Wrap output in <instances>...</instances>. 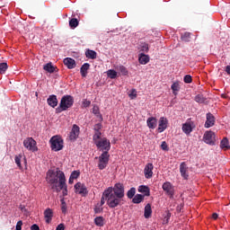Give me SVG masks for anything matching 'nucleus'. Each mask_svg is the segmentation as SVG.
Wrapping results in <instances>:
<instances>
[{"label":"nucleus","mask_w":230,"mask_h":230,"mask_svg":"<svg viewBox=\"0 0 230 230\" xmlns=\"http://www.w3.org/2000/svg\"><path fill=\"white\" fill-rule=\"evenodd\" d=\"M46 181L49 184L52 191L60 193L63 190V197H67V184L66 183V174L59 168L49 170Z\"/></svg>","instance_id":"nucleus-1"},{"label":"nucleus","mask_w":230,"mask_h":230,"mask_svg":"<svg viewBox=\"0 0 230 230\" xmlns=\"http://www.w3.org/2000/svg\"><path fill=\"white\" fill-rule=\"evenodd\" d=\"M106 191H110L109 208L114 209L121 206V199L125 197V187L121 183H116L114 187H109Z\"/></svg>","instance_id":"nucleus-2"},{"label":"nucleus","mask_w":230,"mask_h":230,"mask_svg":"<svg viewBox=\"0 0 230 230\" xmlns=\"http://www.w3.org/2000/svg\"><path fill=\"white\" fill-rule=\"evenodd\" d=\"M75 103V98L71 95H64L61 98L59 106L56 109L57 114H60V112H64L67 111V109H71L73 104Z\"/></svg>","instance_id":"nucleus-3"},{"label":"nucleus","mask_w":230,"mask_h":230,"mask_svg":"<svg viewBox=\"0 0 230 230\" xmlns=\"http://www.w3.org/2000/svg\"><path fill=\"white\" fill-rule=\"evenodd\" d=\"M99 160L98 168L99 170H105L109 166V160L111 159V155L109 152H103L99 157H95Z\"/></svg>","instance_id":"nucleus-4"},{"label":"nucleus","mask_w":230,"mask_h":230,"mask_svg":"<svg viewBox=\"0 0 230 230\" xmlns=\"http://www.w3.org/2000/svg\"><path fill=\"white\" fill-rule=\"evenodd\" d=\"M50 148L54 150V152H60L62 148H64V140L58 137H52L50 139Z\"/></svg>","instance_id":"nucleus-5"},{"label":"nucleus","mask_w":230,"mask_h":230,"mask_svg":"<svg viewBox=\"0 0 230 230\" xmlns=\"http://www.w3.org/2000/svg\"><path fill=\"white\" fill-rule=\"evenodd\" d=\"M95 146L101 152H108L111 150V141L107 137L101 138L96 141Z\"/></svg>","instance_id":"nucleus-6"},{"label":"nucleus","mask_w":230,"mask_h":230,"mask_svg":"<svg viewBox=\"0 0 230 230\" xmlns=\"http://www.w3.org/2000/svg\"><path fill=\"white\" fill-rule=\"evenodd\" d=\"M23 146L30 150L31 152H37L39 148L37 147V141L33 137H27L23 140Z\"/></svg>","instance_id":"nucleus-7"},{"label":"nucleus","mask_w":230,"mask_h":230,"mask_svg":"<svg viewBox=\"0 0 230 230\" xmlns=\"http://www.w3.org/2000/svg\"><path fill=\"white\" fill-rule=\"evenodd\" d=\"M203 141L207 145H210L211 146H215V142L217 141L215 132L213 131H206L203 135Z\"/></svg>","instance_id":"nucleus-8"},{"label":"nucleus","mask_w":230,"mask_h":230,"mask_svg":"<svg viewBox=\"0 0 230 230\" xmlns=\"http://www.w3.org/2000/svg\"><path fill=\"white\" fill-rule=\"evenodd\" d=\"M162 188L165 192V194L168 195V197H170L171 199H173V195H175V189L173 188V185L171 182L169 181L164 182Z\"/></svg>","instance_id":"nucleus-9"},{"label":"nucleus","mask_w":230,"mask_h":230,"mask_svg":"<svg viewBox=\"0 0 230 230\" xmlns=\"http://www.w3.org/2000/svg\"><path fill=\"white\" fill-rule=\"evenodd\" d=\"M75 193H78L79 195H82L83 197H85L89 191L87 190V187L85 184L82 182H77L75 184Z\"/></svg>","instance_id":"nucleus-10"},{"label":"nucleus","mask_w":230,"mask_h":230,"mask_svg":"<svg viewBox=\"0 0 230 230\" xmlns=\"http://www.w3.org/2000/svg\"><path fill=\"white\" fill-rule=\"evenodd\" d=\"M80 136V127L78 125L74 124L72 129L69 133L70 141H75Z\"/></svg>","instance_id":"nucleus-11"},{"label":"nucleus","mask_w":230,"mask_h":230,"mask_svg":"<svg viewBox=\"0 0 230 230\" xmlns=\"http://www.w3.org/2000/svg\"><path fill=\"white\" fill-rule=\"evenodd\" d=\"M193 128H195L193 121L185 122L181 127L182 132H184V134L187 136H190L191 132H193Z\"/></svg>","instance_id":"nucleus-12"},{"label":"nucleus","mask_w":230,"mask_h":230,"mask_svg":"<svg viewBox=\"0 0 230 230\" xmlns=\"http://www.w3.org/2000/svg\"><path fill=\"white\" fill-rule=\"evenodd\" d=\"M168 128V119L164 117H161L159 121H158V132H164Z\"/></svg>","instance_id":"nucleus-13"},{"label":"nucleus","mask_w":230,"mask_h":230,"mask_svg":"<svg viewBox=\"0 0 230 230\" xmlns=\"http://www.w3.org/2000/svg\"><path fill=\"white\" fill-rule=\"evenodd\" d=\"M144 175L146 179H152V176L154 175V164L149 163L146 164L144 169Z\"/></svg>","instance_id":"nucleus-14"},{"label":"nucleus","mask_w":230,"mask_h":230,"mask_svg":"<svg viewBox=\"0 0 230 230\" xmlns=\"http://www.w3.org/2000/svg\"><path fill=\"white\" fill-rule=\"evenodd\" d=\"M180 173L183 179L188 180L190 175L188 174V165L186 164L185 162L181 163L180 164Z\"/></svg>","instance_id":"nucleus-15"},{"label":"nucleus","mask_w":230,"mask_h":230,"mask_svg":"<svg viewBox=\"0 0 230 230\" xmlns=\"http://www.w3.org/2000/svg\"><path fill=\"white\" fill-rule=\"evenodd\" d=\"M215 125V116L211 112L207 113V120L205 122V128H210Z\"/></svg>","instance_id":"nucleus-16"},{"label":"nucleus","mask_w":230,"mask_h":230,"mask_svg":"<svg viewBox=\"0 0 230 230\" xmlns=\"http://www.w3.org/2000/svg\"><path fill=\"white\" fill-rule=\"evenodd\" d=\"M47 103L48 105H49V107H52L53 109H55V107L58 105V99H57V95L55 94L49 95V98L47 99Z\"/></svg>","instance_id":"nucleus-17"},{"label":"nucleus","mask_w":230,"mask_h":230,"mask_svg":"<svg viewBox=\"0 0 230 230\" xmlns=\"http://www.w3.org/2000/svg\"><path fill=\"white\" fill-rule=\"evenodd\" d=\"M63 62L68 69H75V67H76V61L71 58H65Z\"/></svg>","instance_id":"nucleus-18"},{"label":"nucleus","mask_w":230,"mask_h":230,"mask_svg":"<svg viewBox=\"0 0 230 230\" xmlns=\"http://www.w3.org/2000/svg\"><path fill=\"white\" fill-rule=\"evenodd\" d=\"M110 190H104L103 193H102V199H101V204L99 206H103V204H105V200L107 201V205L109 207V200L111 199V196H110Z\"/></svg>","instance_id":"nucleus-19"},{"label":"nucleus","mask_w":230,"mask_h":230,"mask_svg":"<svg viewBox=\"0 0 230 230\" xmlns=\"http://www.w3.org/2000/svg\"><path fill=\"white\" fill-rule=\"evenodd\" d=\"M146 124L148 128H152L154 130V128L157 127V119L155 117H150L147 119Z\"/></svg>","instance_id":"nucleus-20"},{"label":"nucleus","mask_w":230,"mask_h":230,"mask_svg":"<svg viewBox=\"0 0 230 230\" xmlns=\"http://www.w3.org/2000/svg\"><path fill=\"white\" fill-rule=\"evenodd\" d=\"M44 217L47 224H49L53 218V210L51 208H47L44 211Z\"/></svg>","instance_id":"nucleus-21"},{"label":"nucleus","mask_w":230,"mask_h":230,"mask_svg":"<svg viewBox=\"0 0 230 230\" xmlns=\"http://www.w3.org/2000/svg\"><path fill=\"white\" fill-rule=\"evenodd\" d=\"M43 69H44V71H47V73H50V74L57 72V66H53V64L51 62L44 65Z\"/></svg>","instance_id":"nucleus-22"},{"label":"nucleus","mask_w":230,"mask_h":230,"mask_svg":"<svg viewBox=\"0 0 230 230\" xmlns=\"http://www.w3.org/2000/svg\"><path fill=\"white\" fill-rule=\"evenodd\" d=\"M138 62H139V64H142L145 66V65L148 64V62H150V58L148 57V55L141 53L138 57Z\"/></svg>","instance_id":"nucleus-23"},{"label":"nucleus","mask_w":230,"mask_h":230,"mask_svg":"<svg viewBox=\"0 0 230 230\" xmlns=\"http://www.w3.org/2000/svg\"><path fill=\"white\" fill-rule=\"evenodd\" d=\"M89 67H91V65L89 63H84L81 66L80 73H81V76H83V78H85V76H87V71H89Z\"/></svg>","instance_id":"nucleus-24"},{"label":"nucleus","mask_w":230,"mask_h":230,"mask_svg":"<svg viewBox=\"0 0 230 230\" xmlns=\"http://www.w3.org/2000/svg\"><path fill=\"white\" fill-rule=\"evenodd\" d=\"M139 193H144L145 197H150V188L146 185H140L138 187Z\"/></svg>","instance_id":"nucleus-25"},{"label":"nucleus","mask_w":230,"mask_h":230,"mask_svg":"<svg viewBox=\"0 0 230 230\" xmlns=\"http://www.w3.org/2000/svg\"><path fill=\"white\" fill-rule=\"evenodd\" d=\"M145 218H150L152 217V205L150 203L146 204L144 210Z\"/></svg>","instance_id":"nucleus-26"},{"label":"nucleus","mask_w":230,"mask_h":230,"mask_svg":"<svg viewBox=\"0 0 230 230\" xmlns=\"http://www.w3.org/2000/svg\"><path fill=\"white\" fill-rule=\"evenodd\" d=\"M220 148H222L223 150H229L230 146H229V139H227V137H224L221 140Z\"/></svg>","instance_id":"nucleus-27"},{"label":"nucleus","mask_w":230,"mask_h":230,"mask_svg":"<svg viewBox=\"0 0 230 230\" xmlns=\"http://www.w3.org/2000/svg\"><path fill=\"white\" fill-rule=\"evenodd\" d=\"M143 200H145V196H143L141 194H137L133 198L132 202H133V204H141V202H143Z\"/></svg>","instance_id":"nucleus-28"},{"label":"nucleus","mask_w":230,"mask_h":230,"mask_svg":"<svg viewBox=\"0 0 230 230\" xmlns=\"http://www.w3.org/2000/svg\"><path fill=\"white\" fill-rule=\"evenodd\" d=\"M181 39L183 42H190V40H191V33L190 32L181 33Z\"/></svg>","instance_id":"nucleus-29"},{"label":"nucleus","mask_w":230,"mask_h":230,"mask_svg":"<svg viewBox=\"0 0 230 230\" xmlns=\"http://www.w3.org/2000/svg\"><path fill=\"white\" fill-rule=\"evenodd\" d=\"M85 55L86 58H91L92 60H94V58H96L97 56L96 51L91 49L86 50Z\"/></svg>","instance_id":"nucleus-30"},{"label":"nucleus","mask_w":230,"mask_h":230,"mask_svg":"<svg viewBox=\"0 0 230 230\" xmlns=\"http://www.w3.org/2000/svg\"><path fill=\"white\" fill-rule=\"evenodd\" d=\"M79 24V22H78V19L76 18H72L70 21H69V26L72 30H75V28H76Z\"/></svg>","instance_id":"nucleus-31"},{"label":"nucleus","mask_w":230,"mask_h":230,"mask_svg":"<svg viewBox=\"0 0 230 230\" xmlns=\"http://www.w3.org/2000/svg\"><path fill=\"white\" fill-rule=\"evenodd\" d=\"M107 76L108 78L114 80V78L118 76V72H116L115 70L110 69L107 71Z\"/></svg>","instance_id":"nucleus-32"},{"label":"nucleus","mask_w":230,"mask_h":230,"mask_svg":"<svg viewBox=\"0 0 230 230\" xmlns=\"http://www.w3.org/2000/svg\"><path fill=\"white\" fill-rule=\"evenodd\" d=\"M94 224L95 226H98V227H103V217H95Z\"/></svg>","instance_id":"nucleus-33"},{"label":"nucleus","mask_w":230,"mask_h":230,"mask_svg":"<svg viewBox=\"0 0 230 230\" xmlns=\"http://www.w3.org/2000/svg\"><path fill=\"white\" fill-rule=\"evenodd\" d=\"M22 159V155H18L14 157L15 164L20 170H22V165L21 164V160Z\"/></svg>","instance_id":"nucleus-34"},{"label":"nucleus","mask_w":230,"mask_h":230,"mask_svg":"<svg viewBox=\"0 0 230 230\" xmlns=\"http://www.w3.org/2000/svg\"><path fill=\"white\" fill-rule=\"evenodd\" d=\"M6 69H8V64L0 63V75H4V73H6Z\"/></svg>","instance_id":"nucleus-35"},{"label":"nucleus","mask_w":230,"mask_h":230,"mask_svg":"<svg viewBox=\"0 0 230 230\" xmlns=\"http://www.w3.org/2000/svg\"><path fill=\"white\" fill-rule=\"evenodd\" d=\"M93 139L94 141V145L96 144V141H100L102 139V132L101 131H95Z\"/></svg>","instance_id":"nucleus-36"},{"label":"nucleus","mask_w":230,"mask_h":230,"mask_svg":"<svg viewBox=\"0 0 230 230\" xmlns=\"http://www.w3.org/2000/svg\"><path fill=\"white\" fill-rule=\"evenodd\" d=\"M136 195V188L132 187L128 192L127 197L128 199H134V196Z\"/></svg>","instance_id":"nucleus-37"},{"label":"nucleus","mask_w":230,"mask_h":230,"mask_svg":"<svg viewBox=\"0 0 230 230\" xmlns=\"http://www.w3.org/2000/svg\"><path fill=\"white\" fill-rule=\"evenodd\" d=\"M172 91H173V94H176L175 93L179 92L181 87L179 86V82H175L171 86Z\"/></svg>","instance_id":"nucleus-38"},{"label":"nucleus","mask_w":230,"mask_h":230,"mask_svg":"<svg viewBox=\"0 0 230 230\" xmlns=\"http://www.w3.org/2000/svg\"><path fill=\"white\" fill-rule=\"evenodd\" d=\"M128 96L131 100H136V98H137V91H136V89H131V91L128 93Z\"/></svg>","instance_id":"nucleus-39"},{"label":"nucleus","mask_w":230,"mask_h":230,"mask_svg":"<svg viewBox=\"0 0 230 230\" xmlns=\"http://www.w3.org/2000/svg\"><path fill=\"white\" fill-rule=\"evenodd\" d=\"M118 69L124 76H127V75H128V70H127V67H125L124 66H119Z\"/></svg>","instance_id":"nucleus-40"},{"label":"nucleus","mask_w":230,"mask_h":230,"mask_svg":"<svg viewBox=\"0 0 230 230\" xmlns=\"http://www.w3.org/2000/svg\"><path fill=\"white\" fill-rule=\"evenodd\" d=\"M195 102H197V103H204V102H206V99L204 95L199 94L195 97Z\"/></svg>","instance_id":"nucleus-41"},{"label":"nucleus","mask_w":230,"mask_h":230,"mask_svg":"<svg viewBox=\"0 0 230 230\" xmlns=\"http://www.w3.org/2000/svg\"><path fill=\"white\" fill-rule=\"evenodd\" d=\"M61 211L64 214L67 212V205L66 204V200H64V199H61Z\"/></svg>","instance_id":"nucleus-42"},{"label":"nucleus","mask_w":230,"mask_h":230,"mask_svg":"<svg viewBox=\"0 0 230 230\" xmlns=\"http://www.w3.org/2000/svg\"><path fill=\"white\" fill-rule=\"evenodd\" d=\"M70 177L74 179V181L75 179H78V177H80V171H73L70 174Z\"/></svg>","instance_id":"nucleus-43"},{"label":"nucleus","mask_w":230,"mask_h":230,"mask_svg":"<svg viewBox=\"0 0 230 230\" xmlns=\"http://www.w3.org/2000/svg\"><path fill=\"white\" fill-rule=\"evenodd\" d=\"M192 81H193V79L191 78V75H186L183 78V82L185 84H191Z\"/></svg>","instance_id":"nucleus-44"},{"label":"nucleus","mask_w":230,"mask_h":230,"mask_svg":"<svg viewBox=\"0 0 230 230\" xmlns=\"http://www.w3.org/2000/svg\"><path fill=\"white\" fill-rule=\"evenodd\" d=\"M161 148L162 150H164V152H168V150H170V147H168V144H166V141H163L161 144Z\"/></svg>","instance_id":"nucleus-45"},{"label":"nucleus","mask_w":230,"mask_h":230,"mask_svg":"<svg viewBox=\"0 0 230 230\" xmlns=\"http://www.w3.org/2000/svg\"><path fill=\"white\" fill-rule=\"evenodd\" d=\"M93 130L95 132H100L102 130V123H97L93 126Z\"/></svg>","instance_id":"nucleus-46"},{"label":"nucleus","mask_w":230,"mask_h":230,"mask_svg":"<svg viewBox=\"0 0 230 230\" xmlns=\"http://www.w3.org/2000/svg\"><path fill=\"white\" fill-rule=\"evenodd\" d=\"M102 211H103V208H102V206L97 205V206L94 208V213L98 214V213H102Z\"/></svg>","instance_id":"nucleus-47"},{"label":"nucleus","mask_w":230,"mask_h":230,"mask_svg":"<svg viewBox=\"0 0 230 230\" xmlns=\"http://www.w3.org/2000/svg\"><path fill=\"white\" fill-rule=\"evenodd\" d=\"M16 230H22V220L17 222Z\"/></svg>","instance_id":"nucleus-48"},{"label":"nucleus","mask_w":230,"mask_h":230,"mask_svg":"<svg viewBox=\"0 0 230 230\" xmlns=\"http://www.w3.org/2000/svg\"><path fill=\"white\" fill-rule=\"evenodd\" d=\"M91 105V101L84 100L83 101V106L87 108Z\"/></svg>","instance_id":"nucleus-49"},{"label":"nucleus","mask_w":230,"mask_h":230,"mask_svg":"<svg viewBox=\"0 0 230 230\" xmlns=\"http://www.w3.org/2000/svg\"><path fill=\"white\" fill-rule=\"evenodd\" d=\"M93 114H100V108L98 106H93Z\"/></svg>","instance_id":"nucleus-50"},{"label":"nucleus","mask_w":230,"mask_h":230,"mask_svg":"<svg viewBox=\"0 0 230 230\" xmlns=\"http://www.w3.org/2000/svg\"><path fill=\"white\" fill-rule=\"evenodd\" d=\"M31 230H40L37 224H34L31 226Z\"/></svg>","instance_id":"nucleus-51"},{"label":"nucleus","mask_w":230,"mask_h":230,"mask_svg":"<svg viewBox=\"0 0 230 230\" xmlns=\"http://www.w3.org/2000/svg\"><path fill=\"white\" fill-rule=\"evenodd\" d=\"M64 229H66V227L64 226V224H59L56 228V230H64Z\"/></svg>","instance_id":"nucleus-52"},{"label":"nucleus","mask_w":230,"mask_h":230,"mask_svg":"<svg viewBox=\"0 0 230 230\" xmlns=\"http://www.w3.org/2000/svg\"><path fill=\"white\" fill-rule=\"evenodd\" d=\"M142 51H148V44H146L142 47Z\"/></svg>","instance_id":"nucleus-53"},{"label":"nucleus","mask_w":230,"mask_h":230,"mask_svg":"<svg viewBox=\"0 0 230 230\" xmlns=\"http://www.w3.org/2000/svg\"><path fill=\"white\" fill-rule=\"evenodd\" d=\"M226 73H227V75H230V65L226 66Z\"/></svg>","instance_id":"nucleus-54"},{"label":"nucleus","mask_w":230,"mask_h":230,"mask_svg":"<svg viewBox=\"0 0 230 230\" xmlns=\"http://www.w3.org/2000/svg\"><path fill=\"white\" fill-rule=\"evenodd\" d=\"M212 218H213L214 220H217V218H218V214L213 213V214H212Z\"/></svg>","instance_id":"nucleus-55"},{"label":"nucleus","mask_w":230,"mask_h":230,"mask_svg":"<svg viewBox=\"0 0 230 230\" xmlns=\"http://www.w3.org/2000/svg\"><path fill=\"white\" fill-rule=\"evenodd\" d=\"M69 184H73V182H75V179H73L71 176L69 177L68 180Z\"/></svg>","instance_id":"nucleus-56"},{"label":"nucleus","mask_w":230,"mask_h":230,"mask_svg":"<svg viewBox=\"0 0 230 230\" xmlns=\"http://www.w3.org/2000/svg\"><path fill=\"white\" fill-rule=\"evenodd\" d=\"M170 217H172V214L170 212L167 213V216L165 217V218H167V220L170 218Z\"/></svg>","instance_id":"nucleus-57"}]
</instances>
